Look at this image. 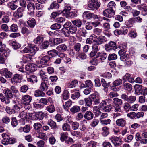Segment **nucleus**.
<instances>
[{"instance_id":"nucleus-1","label":"nucleus","mask_w":147,"mask_h":147,"mask_svg":"<svg viewBox=\"0 0 147 147\" xmlns=\"http://www.w3.org/2000/svg\"><path fill=\"white\" fill-rule=\"evenodd\" d=\"M2 136L3 139L2 143L5 145L8 144H13L17 142V140L16 138L13 137L11 138L6 133H3Z\"/></svg>"},{"instance_id":"nucleus-2","label":"nucleus","mask_w":147,"mask_h":147,"mask_svg":"<svg viewBox=\"0 0 147 147\" xmlns=\"http://www.w3.org/2000/svg\"><path fill=\"white\" fill-rule=\"evenodd\" d=\"M100 3L98 0H91L90 3L88 5V9L93 10L95 9L97 10L100 7Z\"/></svg>"},{"instance_id":"nucleus-3","label":"nucleus","mask_w":147,"mask_h":147,"mask_svg":"<svg viewBox=\"0 0 147 147\" xmlns=\"http://www.w3.org/2000/svg\"><path fill=\"white\" fill-rule=\"evenodd\" d=\"M88 98L96 105L100 103V99L99 94L97 92H95L90 94Z\"/></svg>"},{"instance_id":"nucleus-4","label":"nucleus","mask_w":147,"mask_h":147,"mask_svg":"<svg viewBox=\"0 0 147 147\" xmlns=\"http://www.w3.org/2000/svg\"><path fill=\"white\" fill-rule=\"evenodd\" d=\"M83 18L87 19H90L92 18L98 19V17L97 15L91 13L89 11L84 12L82 15Z\"/></svg>"},{"instance_id":"nucleus-5","label":"nucleus","mask_w":147,"mask_h":147,"mask_svg":"<svg viewBox=\"0 0 147 147\" xmlns=\"http://www.w3.org/2000/svg\"><path fill=\"white\" fill-rule=\"evenodd\" d=\"M77 30V27L75 26H72L65 30L64 34L65 36L68 37L70 34L75 33Z\"/></svg>"},{"instance_id":"nucleus-6","label":"nucleus","mask_w":147,"mask_h":147,"mask_svg":"<svg viewBox=\"0 0 147 147\" xmlns=\"http://www.w3.org/2000/svg\"><path fill=\"white\" fill-rule=\"evenodd\" d=\"M107 55L105 53H100L98 52L96 55L92 57L94 58H97L98 60L100 62H102L106 58Z\"/></svg>"},{"instance_id":"nucleus-7","label":"nucleus","mask_w":147,"mask_h":147,"mask_svg":"<svg viewBox=\"0 0 147 147\" xmlns=\"http://www.w3.org/2000/svg\"><path fill=\"white\" fill-rule=\"evenodd\" d=\"M115 10H113L108 8L105 9L103 11V15L105 17L111 18L115 15Z\"/></svg>"},{"instance_id":"nucleus-8","label":"nucleus","mask_w":147,"mask_h":147,"mask_svg":"<svg viewBox=\"0 0 147 147\" xmlns=\"http://www.w3.org/2000/svg\"><path fill=\"white\" fill-rule=\"evenodd\" d=\"M116 43L113 41H110L108 44L105 45V49L106 51L110 52L112 50H114L116 48Z\"/></svg>"},{"instance_id":"nucleus-9","label":"nucleus","mask_w":147,"mask_h":147,"mask_svg":"<svg viewBox=\"0 0 147 147\" xmlns=\"http://www.w3.org/2000/svg\"><path fill=\"white\" fill-rule=\"evenodd\" d=\"M111 140L116 147H118L122 144L121 139L118 137L112 136L111 138Z\"/></svg>"},{"instance_id":"nucleus-10","label":"nucleus","mask_w":147,"mask_h":147,"mask_svg":"<svg viewBox=\"0 0 147 147\" xmlns=\"http://www.w3.org/2000/svg\"><path fill=\"white\" fill-rule=\"evenodd\" d=\"M32 97L28 95H25L22 96V101L24 104L26 105H29L32 100Z\"/></svg>"},{"instance_id":"nucleus-11","label":"nucleus","mask_w":147,"mask_h":147,"mask_svg":"<svg viewBox=\"0 0 147 147\" xmlns=\"http://www.w3.org/2000/svg\"><path fill=\"white\" fill-rule=\"evenodd\" d=\"M27 8L28 11V13L31 16L34 15V10L35 9L34 4L31 1L29 2L27 5Z\"/></svg>"},{"instance_id":"nucleus-12","label":"nucleus","mask_w":147,"mask_h":147,"mask_svg":"<svg viewBox=\"0 0 147 147\" xmlns=\"http://www.w3.org/2000/svg\"><path fill=\"white\" fill-rule=\"evenodd\" d=\"M99 44L96 43V44H94L92 46V51L90 53V56L91 57H92L95 55L97 53H98V52H97L100 49L99 47L98 46V45Z\"/></svg>"},{"instance_id":"nucleus-13","label":"nucleus","mask_w":147,"mask_h":147,"mask_svg":"<svg viewBox=\"0 0 147 147\" xmlns=\"http://www.w3.org/2000/svg\"><path fill=\"white\" fill-rule=\"evenodd\" d=\"M135 139L137 141H140L142 144H146L147 143V139H142L139 132H137L136 134Z\"/></svg>"},{"instance_id":"nucleus-14","label":"nucleus","mask_w":147,"mask_h":147,"mask_svg":"<svg viewBox=\"0 0 147 147\" xmlns=\"http://www.w3.org/2000/svg\"><path fill=\"white\" fill-rule=\"evenodd\" d=\"M0 74L6 78H11L12 76V73L6 69L1 70Z\"/></svg>"},{"instance_id":"nucleus-15","label":"nucleus","mask_w":147,"mask_h":147,"mask_svg":"<svg viewBox=\"0 0 147 147\" xmlns=\"http://www.w3.org/2000/svg\"><path fill=\"white\" fill-rule=\"evenodd\" d=\"M28 47L29 49L30 52L33 55H34L36 51L39 50L38 48L33 44H29L28 45Z\"/></svg>"},{"instance_id":"nucleus-16","label":"nucleus","mask_w":147,"mask_h":147,"mask_svg":"<svg viewBox=\"0 0 147 147\" xmlns=\"http://www.w3.org/2000/svg\"><path fill=\"white\" fill-rule=\"evenodd\" d=\"M24 9L22 7H20L14 13V16L17 18L21 17L23 16V12Z\"/></svg>"},{"instance_id":"nucleus-17","label":"nucleus","mask_w":147,"mask_h":147,"mask_svg":"<svg viewBox=\"0 0 147 147\" xmlns=\"http://www.w3.org/2000/svg\"><path fill=\"white\" fill-rule=\"evenodd\" d=\"M94 116L93 113L90 111H86L84 115L85 119L88 120H92Z\"/></svg>"},{"instance_id":"nucleus-18","label":"nucleus","mask_w":147,"mask_h":147,"mask_svg":"<svg viewBox=\"0 0 147 147\" xmlns=\"http://www.w3.org/2000/svg\"><path fill=\"white\" fill-rule=\"evenodd\" d=\"M27 115L26 113L24 111H22L19 114L18 117L21 118V120L20 122H22V124L24 125L25 124V119L27 118Z\"/></svg>"},{"instance_id":"nucleus-19","label":"nucleus","mask_w":147,"mask_h":147,"mask_svg":"<svg viewBox=\"0 0 147 147\" xmlns=\"http://www.w3.org/2000/svg\"><path fill=\"white\" fill-rule=\"evenodd\" d=\"M136 94L140 95L142 92V86L141 85L136 84L134 86Z\"/></svg>"},{"instance_id":"nucleus-20","label":"nucleus","mask_w":147,"mask_h":147,"mask_svg":"<svg viewBox=\"0 0 147 147\" xmlns=\"http://www.w3.org/2000/svg\"><path fill=\"white\" fill-rule=\"evenodd\" d=\"M48 125H49L51 129H57L58 128V126L57 125L56 123L53 120L50 119L47 122Z\"/></svg>"},{"instance_id":"nucleus-21","label":"nucleus","mask_w":147,"mask_h":147,"mask_svg":"<svg viewBox=\"0 0 147 147\" xmlns=\"http://www.w3.org/2000/svg\"><path fill=\"white\" fill-rule=\"evenodd\" d=\"M67 49V47L65 44H63L58 46L56 49L57 51L59 53L63 52L65 51Z\"/></svg>"},{"instance_id":"nucleus-22","label":"nucleus","mask_w":147,"mask_h":147,"mask_svg":"<svg viewBox=\"0 0 147 147\" xmlns=\"http://www.w3.org/2000/svg\"><path fill=\"white\" fill-rule=\"evenodd\" d=\"M116 125L119 126L123 127L126 124V121L124 119L121 118L117 120L116 121Z\"/></svg>"},{"instance_id":"nucleus-23","label":"nucleus","mask_w":147,"mask_h":147,"mask_svg":"<svg viewBox=\"0 0 147 147\" xmlns=\"http://www.w3.org/2000/svg\"><path fill=\"white\" fill-rule=\"evenodd\" d=\"M35 65L32 64L27 65L26 66L25 69L26 71L31 72H34L35 70Z\"/></svg>"},{"instance_id":"nucleus-24","label":"nucleus","mask_w":147,"mask_h":147,"mask_svg":"<svg viewBox=\"0 0 147 147\" xmlns=\"http://www.w3.org/2000/svg\"><path fill=\"white\" fill-rule=\"evenodd\" d=\"M51 57L48 55H45L43 57L40 61L41 63L43 65H46L50 60Z\"/></svg>"},{"instance_id":"nucleus-25","label":"nucleus","mask_w":147,"mask_h":147,"mask_svg":"<svg viewBox=\"0 0 147 147\" xmlns=\"http://www.w3.org/2000/svg\"><path fill=\"white\" fill-rule=\"evenodd\" d=\"M20 77L19 75L18 74L14 75L11 79V82L12 83H17L20 82Z\"/></svg>"},{"instance_id":"nucleus-26","label":"nucleus","mask_w":147,"mask_h":147,"mask_svg":"<svg viewBox=\"0 0 147 147\" xmlns=\"http://www.w3.org/2000/svg\"><path fill=\"white\" fill-rule=\"evenodd\" d=\"M33 114L39 119L42 120L44 117L45 116V114L42 112H34Z\"/></svg>"},{"instance_id":"nucleus-27","label":"nucleus","mask_w":147,"mask_h":147,"mask_svg":"<svg viewBox=\"0 0 147 147\" xmlns=\"http://www.w3.org/2000/svg\"><path fill=\"white\" fill-rule=\"evenodd\" d=\"M62 129L65 131H70V125L67 123H64L62 126Z\"/></svg>"},{"instance_id":"nucleus-28","label":"nucleus","mask_w":147,"mask_h":147,"mask_svg":"<svg viewBox=\"0 0 147 147\" xmlns=\"http://www.w3.org/2000/svg\"><path fill=\"white\" fill-rule=\"evenodd\" d=\"M4 92L7 98H11L13 97V94L10 89L8 88L5 89L4 90Z\"/></svg>"},{"instance_id":"nucleus-29","label":"nucleus","mask_w":147,"mask_h":147,"mask_svg":"<svg viewBox=\"0 0 147 147\" xmlns=\"http://www.w3.org/2000/svg\"><path fill=\"white\" fill-rule=\"evenodd\" d=\"M28 26L32 28H34L36 25V21L35 19L32 18L31 19L28 20L27 21Z\"/></svg>"},{"instance_id":"nucleus-30","label":"nucleus","mask_w":147,"mask_h":147,"mask_svg":"<svg viewBox=\"0 0 147 147\" xmlns=\"http://www.w3.org/2000/svg\"><path fill=\"white\" fill-rule=\"evenodd\" d=\"M21 32L24 34L28 35L31 33L32 31L26 27L24 26L22 28Z\"/></svg>"},{"instance_id":"nucleus-31","label":"nucleus","mask_w":147,"mask_h":147,"mask_svg":"<svg viewBox=\"0 0 147 147\" xmlns=\"http://www.w3.org/2000/svg\"><path fill=\"white\" fill-rule=\"evenodd\" d=\"M27 80L28 82H31L32 84L37 82V77L34 75L30 76L29 78H27Z\"/></svg>"},{"instance_id":"nucleus-32","label":"nucleus","mask_w":147,"mask_h":147,"mask_svg":"<svg viewBox=\"0 0 147 147\" xmlns=\"http://www.w3.org/2000/svg\"><path fill=\"white\" fill-rule=\"evenodd\" d=\"M123 79L124 81L127 80L130 82L133 83L134 81L133 78L131 77V75L129 74H126L123 78Z\"/></svg>"},{"instance_id":"nucleus-33","label":"nucleus","mask_w":147,"mask_h":147,"mask_svg":"<svg viewBox=\"0 0 147 147\" xmlns=\"http://www.w3.org/2000/svg\"><path fill=\"white\" fill-rule=\"evenodd\" d=\"M45 94L41 90H36L34 92V95L36 97H43Z\"/></svg>"},{"instance_id":"nucleus-34","label":"nucleus","mask_w":147,"mask_h":147,"mask_svg":"<svg viewBox=\"0 0 147 147\" xmlns=\"http://www.w3.org/2000/svg\"><path fill=\"white\" fill-rule=\"evenodd\" d=\"M43 38L42 37L38 36L34 40V42L36 44L40 45L43 42Z\"/></svg>"},{"instance_id":"nucleus-35","label":"nucleus","mask_w":147,"mask_h":147,"mask_svg":"<svg viewBox=\"0 0 147 147\" xmlns=\"http://www.w3.org/2000/svg\"><path fill=\"white\" fill-rule=\"evenodd\" d=\"M97 39V40L96 41V43L98 44H101L106 42L105 38L104 36H99Z\"/></svg>"},{"instance_id":"nucleus-36","label":"nucleus","mask_w":147,"mask_h":147,"mask_svg":"<svg viewBox=\"0 0 147 147\" xmlns=\"http://www.w3.org/2000/svg\"><path fill=\"white\" fill-rule=\"evenodd\" d=\"M55 107L54 105L51 104L46 107V110L50 113H53L55 111Z\"/></svg>"},{"instance_id":"nucleus-37","label":"nucleus","mask_w":147,"mask_h":147,"mask_svg":"<svg viewBox=\"0 0 147 147\" xmlns=\"http://www.w3.org/2000/svg\"><path fill=\"white\" fill-rule=\"evenodd\" d=\"M48 88V86L45 82H42L40 88L41 90L43 91H46Z\"/></svg>"},{"instance_id":"nucleus-38","label":"nucleus","mask_w":147,"mask_h":147,"mask_svg":"<svg viewBox=\"0 0 147 147\" xmlns=\"http://www.w3.org/2000/svg\"><path fill=\"white\" fill-rule=\"evenodd\" d=\"M13 108L17 112L22 111L23 110V107L22 104H19L17 105H15L13 107Z\"/></svg>"},{"instance_id":"nucleus-39","label":"nucleus","mask_w":147,"mask_h":147,"mask_svg":"<svg viewBox=\"0 0 147 147\" xmlns=\"http://www.w3.org/2000/svg\"><path fill=\"white\" fill-rule=\"evenodd\" d=\"M102 135L104 136H106L108 135L109 132V128L107 127H104L102 128Z\"/></svg>"},{"instance_id":"nucleus-40","label":"nucleus","mask_w":147,"mask_h":147,"mask_svg":"<svg viewBox=\"0 0 147 147\" xmlns=\"http://www.w3.org/2000/svg\"><path fill=\"white\" fill-rule=\"evenodd\" d=\"M72 101L70 100H69L65 102V105L64 104L63 105V107L65 110L67 111L68 110L67 108L70 107L72 105Z\"/></svg>"},{"instance_id":"nucleus-41","label":"nucleus","mask_w":147,"mask_h":147,"mask_svg":"<svg viewBox=\"0 0 147 147\" xmlns=\"http://www.w3.org/2000/svg\"><path fill=\"white\" fill-rule=\"evenodd\" d=\"M72 22L74 25V26L78 28L80 27L82 25V22L80 19H77L72 21Z\"/></svg>"},{"instance_id":"nucleus-42","label":"nucleus","mask_w":147,"mask_h":147,"mask_svg":"<svg viewBox=\"0 0 147 147\" xmlns=\"http://www.w3.org/2000/svg\"><path fill=\"white\" fill-rule=\"evenodd\" d=\"M47 53L52 57H54L58 55V51L55 49H53L48 51Z\"/></svg>"},{"instance_id":"nucleus-43","label":"nucleus","mask_w":147,"mask_h":147,"mask_svg":"<svg viewBox=\"0 0 147 147\" xmlns=\"http://www.w3.org/2000/svg\"><path fill=\"white\" fill-rule=\"evenodd\" d=\"M93 110L95 115L96 117L100 115L101 114L100 109L97 107H94L93 108Z\"/></svg>"},{"instance_id":"nucleus-44","label":"nucleus","mask_w":147,"mask_h":147,"mask_svg":"<svg viewBox=\"0 0 147 147\" xmlns=\"http://www.w3.org/2000/svg\"><path fill=\"white\" fill-rule=\"evenodd\" d=\"M113 102L114 105L120 106L123 104V101L121 99L115 98L113 100Z\"/></svg>"},{"instance_id":"nucleus-45","label":"nucleus","mask_w":147,"mask_h":147,"mask_svg":"<svg viewBox=\"0 0 147 147\" xmlns=\"http://www.w3.org/2000/svg\"><path fill=\"white\" fill-rule=\"evenodd\" d=\"M37 136L39 138L44 140H46L47 136L45 133L40 132L39 133H36Z\"/></svg>"},{"instance_id":"nucleus-46","label":"nucleus","mask_w":147,"mask_h":147,"mask_svg":"<svg viewBox=\"0 0 147 147\" xmlns=\"http://www.w3.org/2000/svg\"><path fill=\"white\" fill-rule=\"evenodd\" d=\"M19 130H22L25 133H28L30 130V126L29 125H27L24 127H20Z\"/></svg>"},{"instance_id":"nucleus-47","label":"nucleus","mask_w":147,"mask_h":147,"mask_svg":"<svg viewBox=\"0 0 147 147\" xmlns=\"http://www.w3.org/2000/svg\"><path fill=\"white\" fill-rule=\"evenodd\" d=\"M124 89L130 92L132 89V86L131 84L129 83H126L123 84Z\"/></svg>"},{"instance_id":"nucleus-48","label":"nucleus","mask_w":147,"mask_h":147,"mask_svg":"<svg viewBox=\"0 0 147 147\" xmlns=\"http://www.w3.org/2000/svg\"><path fill=\"white\" fill-rule=\"evenodd\" d=\"M63 99L65 100L68 99L69 97V93L67 90H64L63 91L62 94Z\"/></svg>"},{"instance_id":"nucleus-49","label":"nucleus","mask_w":147,"mask_h":147,"mask_svg":"<svg viewBox=\"0 0 147 147\" xmlns=\"http://www.w3.org/2000/svg\"><path fill=\"white\" fill-rule=\"evenodd\" d=\"M116 5L115 3L113 1L110 2L108 4L107 7L108 8L110 9H112L113 10H115Z\"/></svg>"},{"instance_id":"nucleus-50","label":"nucleus","mask_w":147,"mask_h":147,"mask_svg":"<svg viewBox=\"0 0 147 147\" xmlns=\"http://www.w3.org/2000/svg\"><path fill=\"white\" fill-rule=\"evenodd\" d=\"M80 110V107L78 106H74L70 109L71 112L74 113L79 112Z\"/></svg>"},{"instance_id":"nucleus-51","label":"nucleus","mask_w":147,"mask_h":147,"mask_svg":"<svg viewBox=\"0 0 147 147\" xmlns=\"http://www.w3.org/2000/svg\"><path fill=\"white\" fill-rule=\"evenodd\" d=\"M12 48L14 49H17L21 47V45L17 42L16 41H13L11 43Z\"/></svg>"},{"instance_id":"nucleus-52","label":"nucleus","mask_w":147,"mask_h":147,"mask_svg":"<svg viewBox=\"0 0 147 147\" xmlns=\"http://www.w3.org/2000/svg\"><path fill=\"white\" fill-rule=\"evenodd\" d=\"M7 6L9 7L12 10H15L18 7L17 5L14 4L12 2L8 3Z\"/></svg>"},{"instance_id":"nucleus-53","label":"nucleus","mask_w":147,"mask_h":147,"mask_svg":"<svg viewBox=\"0 0 147 147\" xmlns=\"http://www.w3.org/2000/svg\"><path fill=\"white\" fill-rule=\"evenodd\" d=\"M7 112L9 114H12L14 113L15 112V110L14 109L13 107V108H11L9 107H7L5 109Z\"/></svg>"},{"instance_id":"nucleus-54","label":"nucleus","mask_w":147,"mask_h":147,"mask_svg":"<svg viewBox=\"0 0 147 147\" xmlns=\"http://www.w3.org/2000/svg\"><path fill=\"white\" fill-rule=\"evenodd\" d=\"M136 100V97L135 96H130L128 97L127 101L129 103H134Z\"/></svg>"},{"instance_id":"nucleus-55","label":"nucleus","mask_w":147,"mask_h":147,"mask_svg":"<svg viewBox=\"0 0 147 147\" xmlns=\"http://www.w3.org/2000/svg\"><path fill=\"white\" fill-rule=\"evenodd\" d=\"M2 121L3 123L8 124L10 122L11 119L8 117L5 116L3 117Z\"/></svg>"},{"instance_id":"nucleus-56","label":"nucleus","mask_w":147,"mask_h":147,"mask_svg":"<svg viewBox=\"0 0 147 147\" xmlns=\"http://www.w3.org/2000/svg\"><path fill=\"white\" fill-rule=\"evenodd\" d=\"M61 27V25L59 24L56 23L51 26V28L53 30L59 29Z\"/></svg>"},{"instance_id":"nucleus-57","label":"nucleus","mask_w":147,"mask_h":147,"mask_svg":"<svg viewBox=\"0 0 147 147\" xmlns=\"http://www.w3.org/2000/svg\"><path fill=\"white\" fill-rule=\"evenodd\" d=\"M59 6V5L56 1H54L51 4L50 7L48 8V9L50 10V9H52L54 8H57Z\"/></svg>"},{"instance_id":"nucleus-58","label":"nucleus","mask_w":147,"mask_h":147,"mask_svg":"<svg viewBox=\"0 0 147 147\" xmlns=\"http://www.w3.org/2000/svg\"><path fill=\"white\" fill-rule=\"evenodd\" d=\"M97 143L96 142L91 141L88 142L86 144L88 147H96Z\"/></svg>"},{"instance_id":"nucleus-59","label":"nucleus","mask_w":147,"mask_h":147,"mask_svg":"<svg viewBox=\"0 0 147 147\" xmlns=\"http://www.w3.org/2000/svg\"><path fill=\"white\" fill-rule=\"evenodd\" d=\"M71 124V127L73 130H76L78 128L79 126V123L77 122H73Z\"/></svg>"},{"instance_id":"nucleus-60","label":"nucleus","mask_w":147,"mask_h":147,"mask_svg":"<svg viewBox=\"0 0 147 147\" xmlns=\"http://www.w3.org/2000/svg\"><path fill=\"white\" fill-rule=\"evenodd\" d=\"M78 83V81L76 80H74L72 81L68 86V87L70 88H72L75 87L76 84Z\"/></svg>"},{"instance_id":"nucleus-61","label":"nucleus","mask_w":147,"mask_h":147,"mask_svg":"<svg viewBox=\"0 0 147 147\" xmlns=\"http://www.w3.org/2000/svg\"><path fill=\"white\" fill-rule=\"evenodd\" d=\"M108 59L109 60H114L117 59V55L115 53L109 54L108 57Z\"/></svg>"},{"instance_id":"nucleus-62","label":"nucleus","mask_w":147,"mask_h":147,"mask_svg":"<svg viewBox=\"0 0 147 147\" xmlns=\"http://www.w3.org/2000/svg\"><path fill=\"white\" fill-rule=\"evenodd\" d=\"M112 108V107L111 105H106L104 107L102 110L105 111L107 112H109Z\"/></svg>"},{"instance_id":"nucleus-63","label":"nucleus","mask_w":147,"mask_h":147,"mask_svg":"<svg viewBox=\"0 0 147 147\" xmlns=\"http://www.w3.org/2000/svg\"><path fill=\"white\" fill-rule=\"evenodd\" d=\"M55 118L57 122H60L63 120V118L62 116L60 114H59L55 115Z\"/></svg>"},{"instance_id":"nucleus-64","label":"nucleus","mask_w":147,"mask_h":147,"mask_svg":"<svg viewBox=\"0 0 147 147\" xmlns=\"http://www.w3.org/2000/svg\"><path fill=\"white\" fill-rule=\"evenodd\" d=\"M122 82V81L121 79H118L116 80L113 82V84L114 86H117L121 84Z\"/></svg>"}]
</instances>
